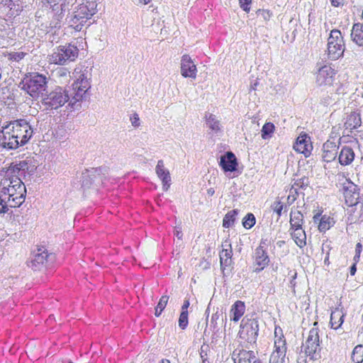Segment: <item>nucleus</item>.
I'll return each instance as SVG.
<instances>
[{"instance_id": "21", "label": "nucleus", "mask_w": 363, "mask_h": 363, "mask_svg": "<svg viewBox=\"0 0 363 363\" xmlns=\"http://www.w3.org/2000/svg\"><path fill=\"white\" fill-rule=\"evenodd\" d=\"M219 165L225 172H235L238 167L237 158L232 152H227L220 157Z\"/></svg>"}, {"instance_id": "2", "label": "nucleus", "mask_w": 363, "mask_h": 363, "mask_svg": "<svg viewBox=\"0 0 363 363\" xmlns=\"http://www.w3.org/2000/svg\"><path fill=\"white\" fill-rule=\"evenodd\" d=\"M72 94H69L66 88L61 86H55L53 88L48 89L42 94L40 103L44 110L54 111L62 107L69 101L72 105Z\"/></svg>"}, {"instance_id": "62", "label": "nucleus", "mask_w": 363, "mask_h": 363, "mask_svg": "<svg viewBox=\"0 0 363 363\" xmlns=\"http://www.w3.org/2000/svg\"><path fill=\"white\" fill-rule=\"evenodd\" d=\"M159 363H170V361L167 359H162Z\"/></svg>"}, {"instance_id": "12", "label": "nucleus", "mask_w": 363, "mask_h": 363, "mask_svg": "<svg viewBox=\"0 0 363 363\" xmlns=\"http://www.w3.org/2000/svg\"><path fill=\"white\" fill-rule=\"evenodd\" d=\"M334 76L335 71L330 65L321 66L316 72L315 83L319 86L330 85Z\"/></svg>"}, {"instance_id": "5", "label": "nucleus", "mask_w": 363, "mask_h": 363, "mask_svg": "<svg viewBox=\"0 0 363 363\" xmlns=\"http://www.w3.org/2000/svg\"><path fill=\"white\" fill-rule=\"evenodd\" d=\"M79 55V49L72 44L60 45L53 49L52 52L48 56L50 63L64 65L69 62L74 61Z\"/></svg>"}, {"instance_id": "18", "label": "nucleus", "mask_w": 363, "mask_h": 363, "mask_svg": "<svg viewBox=\"0 0 363 363\" xmlns=\"http://www.w3.org/2000/svg\"><path fill=\"white\" fill-rule=\"evenodd\" d=\"M223 250L220 252V268L223 271L225 269L226 267H231L233 264V261L232 259L233 256V250L231 247V243L229 240H225L222 244Z\"/></svg>"}, {"instance_id": "44", "label": "nucleus", "mask_w": 363, "mask_h": 363, "mask_svg": "<svg viewBox=\"0 0 363 363\" xmlns=\"http://www.w3.org/2000/svg\"><path fill=\"white\" fill-rule=\"evenodd\" d=\"M272 209L275 212L278 217L281 216V212L284 208V205L280 201H276L272 204Z\"/></svg>"}, {"instance_id": "55", "label": "nucleus", "mask_w": 363, "mask_h": 363, "mask_svg": "<svg viewBox=\"0 0 363 363\" xmlns=\"http://www.w3.org/2000/svg\"><path fill=\"white\" fill-rule=\"evenodd\" d=\"M150 0H133V1L135 4H147Z\"/></svg>"}, {"instance_id": "60", "label": "nucleus", "mask_w": 363, "mask_h": 363, "mask_svg": "<svg viewBox=\"0 0 363 363\" xmlns=\"http://www.w3.org/2000/svg\"><path fill=\"white\" fill-rule=\"evenodd\" d=\"M201 357L202 358V363H210L206 358H204V356L203 355L202 352L201 353Z\"/></svg>"}, {"instance_id": "46", "label": "nucleus", "mask_w": 363, "mask_h": 363, "mask_svg": "<svg viewBox=\"0 0 363 363\" xmlns=\"http://www.w3.org/2000/svg\"><path fill=\"white\" fill-rule=\"evenodd\" d=\"M285 357H286L272 353L269 359V363H284Z\"/></svg>"}, {"instance_id": "31", "label": "nucleus", "mask_w": 363, "mask_h": 363, "mask_svg": "<svg viewBox=\"0 0 363 363\" xmlns=\"http://www.w3.org/2000/svg\"><path fill=\"white\" fill-rule=\"evenodd\" d=\"M274 348L275 350H274L272 354H276L281 355L282 357H286V340L284 338V336L277 337V335H275Z\"/></svg>"}, {"instance_id": "47", "label": "nucleus", "mask_w": 363, "mask_h": 363, "mask_svg": "<svg viewBox=\"0 0 363 363\" xmlns=\"http://www.w3.org/2000/svg\"><path fill=\"white\" fill-rule=\"evenodd\" d=\"M168 300H169V296H167L166 295L162 296L160 298V299L157 305V308H160V311H163V310L165 308V307L167 304Z\"/></svg>"}, {"instance_id": "38", "label": "nucleus", "mask_w": 363, "mask_h": 363, "mask_svg": "<svg viewBox=\"0 0 363 363\" xmlns=\"http://www.w3.org/2000/svg\"><path fill=\"white\" fill-rule=\"evenodd\" d=\"M238 215L237 210H233L229 211L224 217L223 220V226L225 228L232 227L234 224L235 216Z\"/></svg>"}, {"instance_id": "3", "label": "nucleus", "mask_w": 363, "mask_h": 363, "mask_svg": "<svg viewBox=\"0 0 363 363\" xmlns=\"http://www.w3.org/2000/svg\"><path fill=\"white\" fill-rule=\"evenodd\" d=\"M48 77L45 74L33 72L26 75L18 87L33 99L37 100L48 89Z\"/></svg>"}, {"instance_id": "32", "label": "nucleus", "mask_w": 363, "mask_h": 363, "mask_svg": "<svg viewBox=\"0 0 363 363\" xmlns=\"http://www.w3.org/2000/svg\"><path fill=\"white\" fill-rule=\"evenodd\" d=\"M54 74L60 84H67L71 79L70 72L65 67H58L55 70Z\"/></svg>"}, {"instance_id": "20", "label": "nucleus", "mask_w": 363, "mask_h": 363, "mask_svg": "<svg viewBox=\"0 0 363 363\" xmlns=\"http://www.w3.org/2000/svg\"><path fill=\"white\" fill-rule=\"evenodd\" d=\"M48 4L52 9V11H57L55 14L57 22L55 23V27L61 22L65 16V13L68 10V3L67 0H47Z\"/></svg>"}, {"instance_id": "56", "label": "nucleus", "mask_w": 363, "mask_h": 363, "mask_svg": "<svg viewBox=\"0 0 363 363\" xmlns=\"http://www.w3.org/2000/svg\"><path fill=\"white\" fill-rule=\"evenodd\" d=\"M215 193V191L213 189V188H210L207 190V194L209 196H211L214 194Z\"/></svg>"}, {"instance_id": "15", "label": "nucleus", "mask_w": 363, "mask_h": 363, "mask_svg": "<svg viewBox=\"0 0 363 363\" xmlns=\"http://www.w3.org/2000/svg\"><path fill=\"white\" fill-rule=\"evenodd\" d=\"M97 4L96 0H85L74 9L78 16L85 18L86 21L90 19L96 13Z\"/></svg>"}, {"instance_id": "29", "label": "nucleus", "mask_w": 363, "mask_h": 363, "mask_svg": "<svg viewBox=\"0 0 363 363\" xmlns=\"http://www.w3.org/2000/svg\"><path fill=\"white\" fill-rule=\"evenodd\" d=\"M67 21L69 26L73 28L77 31H79L87 21L85 18H82V17L80 18L78 16L77 13L74 11V12L67 18Z\"/></svg>"}, {"instance_id": "52", "label": "nucleus", "mask_w": 363, "mask_h": 363, "mask_svg": "<svg viewBox=\"0 0 363 363\" xmlns=\"http://www.w3.org/2000/svg\"><path fill=\"white\" fill-rule=\"evenodd\" d=\"M174 235L177 238L178 240H182L183 236L182 228L179 226H176L174 230Z\"/></svg>"}, {"instance_id": "43", "label": "nucleus", "mask_w": 363, "mask_h": 363, "mask_svg": "<svg viewBox=\"0 0 363 363\" xmlns=\"http://www.w3.org/2000/svg\"><path fill=\"white\" fill-rule=\"evenodd\" d=\"M188 313L182 311L179 318V326L184 330L188 325Z\"/></svg>"}, {"instance_id": "11", "label": "nucleus", "mask_w": 363, "mask_h": 363, "mask_svg": "<svg viewBox=\"0 0 363 363\" xmlns=\"http://www.w3.org/2000/svg\"><path fill=\"white\" fill-rule=\"evenodd\" d=\"M343 194L345 199V202L350 206H354V209L363 208V203L360 201L359 189L349 179H346L343 184Z\"/></svg>"}, {"instance_id": "30", "label": "nucleus", "mask_w": 363, "mask_h": 363, "mask_svg": "<svg viewBox=\"0 0 363 363\" xmlns=\"http://www.w3.org/2000/svg\"><path fill=\"white\" fill-rule=\"evenodd\" d=\"M291 237L296 244L301 248L306 245V235L305 230L302 228H291Z\"/></svg>"}, {"instance_id": "25", "label": "nucleus", "mask_w": 363, "mask_h": 363, "mask_svg": "<svg viewBox=\"0 0 363 363\" xmlns=\"http://www.w3.org/2000/svg\"><path fill=\"white\" fill-rule=\"evenodd\" d=\"M339 162L342 165L350 164L354 159V152L352 147L344 146L339 154Z\"/></svg>"}, {"instance_id": "64", "label": "nucleus", "mask_w": 363, "mask_h": 363, "mask_svg": "<svg viewBox=\"0 0 363 363\" xmlns=\"http://www.w3.org/2000/svg\"><path fill=\"white\" fill-rule=\"evenodd\" d=\"M328 259H329V256L328 255L327 257L325 258L324 262L326 263L328 261Z\"/></svg>"}, {"instance_id": "28", "label": "nucleus", "mask_w": 363, "mask_h": 363, "mask_svg": "<svg viewBox=\"0 0 363 363\" xmlns=\"http://www.w3.org/2000/svg\"><path fill=\"white\" fill-rule=\"evenodd\" d=\"M345 313L342 309L336 308L331 312L330 314V324L332 328L337 330L338 329L344 322Z\"/></svg>"}, {"instance_id": "6", "label": "nucleus", "mask_w": 363, "mask_h": 363, "mask_svg": "<svg viewBox=\"0 0 363 363\" xmlns=\"http://www.w3.org/2000/svg\"><path fill=\"white\" fill-rule=\"evenodd\" d=\"M318 323L315 322L313 324L314 327L310 330L306 342L302 346L305 354L311 359H318L320 357V352L321 348L320 346L319 330L316 327Z\"/></svg>"}, {"instance_id": "36", "label": "nucleus", "mask_w": 363, "mask_h": 363, "mask_svg": "<svg viewBox=\"0 0 363 363\" xmlns=\"http://www.w3.org/2000/svg\"><path fill=\"white\" fill-rule=\"evenodd\" d=\"M275 130V126L272 123H266L261 130L262 138L264 140H268L272 137Z\"/></svg>"}, {"instance_id": "8", "label": "nucleus", "mask_w": 363, "mask_h": 363, "mask_svg": "<svg viewBox=\"0 0 363 363\" xmlns=\"http://www.w3.org/2000/svg\"><path fill=\"white\" fill-rule=\"evenodd\" d=\"M345 43L343 37L339 30H331L328 39V55L331 60H335L343 55Z\"/></svg>"}, {"instance_id": "40", "label": "nucleus", "mask_w": 363, "mask_h": 363, "mask_svg": "<svg viewBox=\"0 0 363 363\" xmlns=\"http://www.w3.org/2000/svg\"><path fill=\"white\" fill-rule=\"evenodd\" d=\"M255 224V218L252 213H247L242 221L243 226L247 228H251Z\"/></svg>"}, {"instance_id": "35", "label": "nucleus", "mask_w": 363, "mask_h": 363, "mask_svg": "<svg viewBox=\"0 0 363 363\" xmlns=\"http://www.w3.org/2000/svg\"><path fill=\"white\" fill-rule=\"evenodd\" d=\"M206 125L209 129L213 131L215 133H218L220 130V124L218 120H217L216 116L209 114L206 116Z\"/></svg>"}, {"instance_id": "59", "label": "nucleus", "mask_w": 363, "mask_h": 363, "mask_svg": "<svg viewBox=\"0 0 363 363\" xmlns=\"http://www.w3.org/2000/svg\"><path fill=\"white\" fill-rule=\"evenodd\" d=\"M257 84L258 82L257 81H255L254 84H251L250 90H255Z\"/></svg>"}, {"instance_id": "19", "label": "nucleus", "mask_w": 363, "mask_h": 363, "mask_svg": "<svg viewBox=\"0 0 363 363\" xmlns=\"http://www.w3.org/2000/svg\"><path fill=\"white\" fill-rule=\"evenodd\" d=\"M294 149L296 152L303 154L306 157H308L313 150L311 138L307 135L298 136L294 145Z\"/></svg>"}, {"instance_id": "45", "label": "nucleus", "mask_w": 363, "mask_h": 363, "mask_svg": "<svg viewBox=\"0 0 363 363\" xmlns=\"http://www.w3.org/2000/svg\"><path fill=\"white\" fill-rule=\"evenodd\" d=\"M257 18H259L260 19H262L264 21H267L271 18V13L267 10H258L257 11Z\"/></svg>"}, {"instance_id": "51", "label": "nucleus", "mask_w": 363, "mask_h": 363, "mask_svg": "<svg viewBox=\"0 0 363 363\" xmlns=\"http://www.w3.org/2000/svg\"><path fill=\"white\" fill-rule=\"evenodd\" d=\"M131 123L134 127H138L140 125V118L137 113H134L130 117Z\"/></svg>"}, {"instance_id": "34", "label": "nucleus", "mask_w": 363, "mask_h": 363, "mask_svg": "<svg viewBox=\"0 0 363 363\" xmlns=\"http://www.w3.org/2000/svg\"><path fill=\"white\" fill-rule=\"evenodd\" d=\"M361 123L360 114L356 112H352L348 116L345 124L347 127L350 129H356L361 125Z\"/></svg>"}, {"instance_id": "63", "label": "nucleus", "mask_w": 363, "mask_h": 363, "mask_svg": "<svg viewBox=\"0 0 363 363\" xmlns=\"http://www.w3.org/2000/svg\"><path fill=\"white\" fill-rule=\"evenodd\" d=\"M319 215L316 214L315 216H314L313 217V219H314V221L316 222L318 220V218H319Z\"/></svg>"}, {"instance_id": "1", "label": "nucleus", "mask_w": 363, "mask_h": 363, "mask_svg": "<svg viewBox=\"0 0 363 363\" xmlns=\"http://www.w3.org/2000/svg\"><path fill=\"white\" fill-rule=\"evenodd\" d=\"M28 170V162L20 161L0 172V195L13 207H19L25 201L26 189L21 177Z\"/></svg>"}, {"instance_id": "50", "label": "nucleus", "mask_w": 363, "mask_h": 363, "mask_svg": "<svg viewBox=\"0 0 363 363\" xmlns=\"http://www.w3.org/2000/svg\"><path fill=\"white\" fill-rule=\"evenodd\" d=\"M295 185L299 186L300 188H305L308 185V179L306 177H303L298 180H297L295 183Z\"/></svg>"}, {"instance_id": "57", "label": "nucleus", "mask_w": 363, "mask_h": 363, "mask_svg": "<svg viewBox=\"0 0 363 363\" xmlns=\"http://www.w3.org/2000/svg\"><path fill=\"white\" fill-rule=\"evenodd\" d=\"M295 199H296V198L294 197V196H291V195L288 196V198H287L288 202L292 203L295 201Z\"/></svg>"}, {"instance_id": "41", "label": "nucleus", "mask_w": 363, "mask_h": 363, "mask_svg": "<svg viewBox=\"0 0 363 363\" xmlns=\"http://www.w3.org/2000/svg\"><path fill=\"white\" fill-rule=\"evenodd\" d=\"M11 208L14 207L7 202V199L0 195V213H7Z\"/></svg>"}, {"instance_id": "27", "label": "nucleus", "mask_w": 363, "mask_h": 363, "mask_svg": "<svg viewBox=\"0 0 363 363\" xmlns=\"http://www.w3.org/2000/svg\"><path fill=\"white\" fill-rule=\"evenodd\" d=\"M245 311V305L244 302L241 301H237L232 306L230 309V320L235 322H238L240 318L243 315Z\"/></svg>"}, {"instance_id": "14", "label": "nucleus", "mask_w": 363, "mask_h": 363, "mask_svg": "<svg viewBox=\"0 0 363 363\" xmlns=\"http://www.w3.org/2000/svg\"><path fill=\"white\" fill-rule=\"evenodd\" d=\"M232 359L235 363H264L258 359L252 350L236 349L232 354Z\"/></svg>"}, {"instance_id": "58", "label": "nucleus", "mask_w": 363, "mask_h": 363, "mask_svg": "<svg viewBox=\"0 0 363 363\" xmlns=\"http://www.w3.org/2000/svg\"><path fill=\"white\" fill-rule=\"evenodd\" d=\"M162 311H160V308H157V307L155 308V315L157 316V317H159L161 313H162Z\"/></svg>"}, {"instance_id": "24", "label": "nucleus", "mask_w": 363, "mask_h": 363, "mask_svg": "<svg viewBox=\"0 0 363 363\" xmlns=\"http://www.w3.org/2000/svg\"><path fill=\"white\" fill-rule=\"evenodd\" d=\"M338 146L333 142L327 141L323 146V159L326 162L333 161L337 155Z\"/></svg>"}, {"instance_id": "16", "label": "nucleus", "mask_w": 363, "mask_h": 363, "mask_svg": "<svg viewBox=\"0 0 363 363\" xmlns=\"http://www.w3.org/2000/svg\"><path fill=\"white\" fill-rule=\"evenodd\" d=\"M54 256L48 254L45 250H38V252L34 255L28 266L34 271L41 270L46 264L53 259Z\"/></svg>"}, {"instance_id": "61", "label": "nucleus", "mask_w": 363, "mask_h": 363, "mask_svg": "<svg viewBox=\"0 0 363 363\" xmlns=\"http://www.w3.org/2000/svg\"><path fill=\"white\" fill-rule=\"evenodd\" d=\"M331 4L334 6H338L339 2L337 0H331Z\"/></svg>"}, {"instance_id": "7", "label": "nucleus", "mask_w": 363, "mask_h": 363, "mask_svg": "<svg viewBox=\"0 0 363 363\" xmlns=\"http://www.w3.org/2000/svg\"><path fill=\"white\" fill-rule=\"evenodd\" d=\"M108 173L107 167L86 169L82 175V187L89 188L92 184H95L96 186L103 184L107 178Z\"/></svg>"}, {"instance_id": "22", "label": "nucleus", "mask_w": 363, "mask_h": 363, "mask_svg": "<svg viewBox=\"0 0 363 363\" xmlns=\"http://www.w3.org/2000/svg\"><path fill=\"white\" fill-rule=\"evenodd\" d=\"M269 259L267 252L262 246H259L255 250L254 272H259L268 265Z\"/></svg>"}, {"instance_id": "37", "label": "nucleus", "mask_w": 363, "mask_h": 363, "mask_svg": "<svg viewBox=\"0 0 363 363\" xmlns=\"http://www.w3.org/2000/svg\"><path fill=\"white\" fill-rule=\"evenodd\" d=\"M334 221L333 218L325 215L323 216L319 222L318 229L320 232H325L333 226Z\"/></svg>"}, {"instance_id": "54", "label": "nucleus", "mask_w": 363, "mask_h": 363, "mask_svg": "<svg viewBox=\"0 0 363 363\" xmlns=\"http://www.w3.org/2000/svg\"><path fill=\"white\" fill-rule=\"evenodd\" d=\"M357 262H354V264L350 267V272L352 276L354 275L357 272V267H356Z\"/></svg>"}, {"instance_id": "9", "label": "nucleus", "mask_w": 363, "mask_h": 363, "mask_svg": "<svg viewBox=\"0 0 363 363\" xmlns=\"http://www.w3.org/2000/svg\"><path fill=\"white\" fill-rule=\"evenodd\" d=\"M6 126L11 128V133L21 142V145L27 143L33 133V128L26 120L13 121Z\"/></svg>"}, {"instance_id": "13", "label": "nucleus", "mask_w": 363, "mask_h": 363, "mask_svg": "<svg viewBox=\"0 0 363 363\" xmlns=\"http://www.w3.org/2000/svg\"><path fill=\"white\" fill-rule=\"evenodd\" d=\"M11 128H7L6 125L2 128L0 131V145L7 149H16L21 145L17 138L14 134L11 133Z\"/></svg>"}, {"instance_id": "23", "label": "nucleus", "mask_w": 363, "mask_h": 363, "mask_svg": "<svg viewBox=\"0 0 363 363\" xmlns=\"http://www.w3.org/2000/svg\"><path fill=\"white\" fill-rule=\"evenodd\" d=\"M155 171L158 177L162 180L163 189L167 191L170 186L171 177L169 172L164 168L162 160H160L157 162Z\"/></svg>"}, {"instance_id": "42", "label": "nucleus", "mask_w": 363, "mask_h": 363, "mask_svg": "<svg viewBox=\"0 0 363 363\" xmlns=\"http://www.w3.org/2000/svg\"><path fill=\"white\" fill-rule=\"evenodd\" d=\"M26 55L23 52H13L9 53L8 59L11 61L19 62L23 59Z\"/></svg>"}, {"instance_id": "39", "label": "nucleus", "mask_w": 363, "mask_h": 363, "mask_svg": "<svg viewBox=\"0 0 363 363\" xmlns=\"http://www.w3.org/2000/svg\"><path fill=\"white\" fill-rule=\"evenodd\" d=\"M351 359L354 363L363 362V346L358 345L353 349Z\"/></svg>"}, {"instance_id": "33", "label": "nucleus", "mask_w": 363, "mask_h": 363, "mask_svg": "<svg viewBox=\"0 0 363 363\" xmlns=\"http://www.w3.org/2000/svg\"><path fill=\"white\" fill-rule=\"evenodd\" d=\"M303 224V215L298 211H291L290 213L291 228H302Z\"/></svg>"}, {"instance_id": "53", "label": "nucleus", "mask_w": 363, "mask_h": 363, "mask_svg": "<svg viewBox=\"0 0 363 363\" xmlns=\"http://www.w3.org/2000/svg\"><path fill=\"white\" fill-rule=\"evenodd\" d=\"M190 305L189 301L188 299H185L184 303L182 306V311H184L185 313H188V308Z\"/></svg>"}, {"instance_id": "26", "label": "nucleus", "mask_w": 363, "mask_h": 363, "mask_svg": "<svg viewBox=\"0 0 363 363\" xmlns=\"http://www.w3.org/2000/svg\"><path fill=\"white\" fill-rule=\"evenodd\" d=\"M351 38L357 45L363 47V23H357L353 25Z\"/></svg>"}, {"instance_id": "48", "label": "nucleus", "mask_w": 363, "mask_h": 363, "mask_svg": "<svg viewBox=\"0 0 363 363\" xmlns=\"http://www.w3.org/2000/svg\"><path fill=\"white\" fill-rule=\"evenodd\" d=\"M362 250V244L360 242H358L356 245L355 255H354V259H353L355 262H359V258H360V254H361Z\"/></svg>"}, {"instance_id": "10", "label": "nucleus", "mask_w": 363, "mask_h": 363, "mask_svg": "<svg viewBox=\"0 0 363 363\" xmlns=\"http://www.w3.org/2000/svg\"><path fill=\"white\" fill-rule=\"evenodd\" d=\"M259 332L258 320L256 318L243 319L239 331L240 337L250 344L256 342Z\"/></svg>"}, {"instance_id": "49", "label": "nucleus", "mask_w": 363, "mask_h": 363, "mask_svg": "<svg viewBox=\"0 0 363 363\" xmlns=\"http://www.w3.org/2000/svg\"><path fill=\"white\" fill-rule=\"evenodd\" d=\"M252 0H239L240 7L246 12H248L250 9V4Z\"/></svg>"}, {"instance_id": "4", "label": "nucleus", "mask_w": 363, "mask_h": 363, "mask_svg": "<svg viewBox=\"0 0 363 363\" xmlns=\"http://www.w3.org/2000/svg\"><path fill=\"white\" fill-rule=\"evenodd\" d=\"M76 79L72 84L73 96H72V106L82 101L85 94L91 88V68L89 67H77L74 72Z\"/></svg>"}, {"instance_id": "17", "label": "nucleus", "mask_w": 363, "mask_h": 363, "mask_svg": "<svg viewBox=\"0 0 363 363\" xmlns=\"http://www.w3.org/2000/svg\"><path fill=\"white\" fill-rule=\"evenodd\" d=\"M181 74L185 78L196 79L197 74L196 66L188 55L182 56L181 60Z\"/></svg>"}]
</instances>
